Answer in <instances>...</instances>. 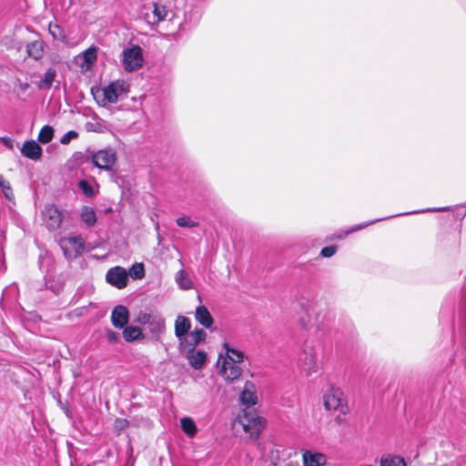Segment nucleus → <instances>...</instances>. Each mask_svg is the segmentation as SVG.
<instances>
[{
  "label": "nucleus",
  "instance_id": "5701e85b",
  "mask_svg": "<svg viewBox=\"0 0 466 466\" xmlns=\"http://www.w3.org/2000/svg\"><path fill=\"white\" fill-rule=\"evenodd\" d=\"M56 76V70L53 67L48 68L44 77L37 83V87L41 90L50 89Z\"/></svg>",
  "mask_w": 466,
  "mask_h": 466
},
{
  "label": "nucleus",
  "instance_id": "a878e982",
  "mask_svg": "<svg viewBox=\"0 0 466 466\" xmlns=\"http://www.w3.org/2000/svg\"><path fill=\"white\" fill-rule=\"evenodd\" d=\"M153 6V21L148 20V23L157 24L160 21L165 20L168 14L166 6L157 3H154Z\"/></svg>",
  "mask_w": 466,
  "mask_h": 466
},
{
  "label": "nucleus",
  "instance_id": "9d476101",
  "mask_svg": "<svg viewBox=\"0 0 466 466\" xmlns=\"http://www.w3.org/2000/svg\"><path fill=\"white\" fill-rule=\"evenodd\" d=\"M35 39L28 41L25 46V51L28 57L38 61L44 56L46 43L40 38L37 33H35Z\"/></svg>",
  "mask_w": 466,
  "mask_h": 466
},
{
  "label": "nucleus",
  "instance_id": "0eeeda50",
  "mask_svg": "<svg viewBox=\"0 0 466 466\" xmlns=\"http://www.w3.org/2000/svg\"><path fill=\"white\" fill-rule=\"evenodd\" d=\"M43 221L49 230H56L63 221V214L56 206L48 205L43 211Z\"/></svg>",
  "mask_w": 466,
  "mask_h": 466
},
{
  "label": "nucleus",
  "instance_id": "f8f14e48",
  "mask_svg": "<svg viewBox=\"0 0 466 466\" xmlns=\"http://www.w3.org/2000/svg\"><path fill=\"white\" fill-rule=\"evenodd\" d=\"M129 319V311L127 307L118 305L115 307L111 314V321L117 329L124 328Z\"/></svg>",
  "mask_w": 466,
  "mask_h": 466
},
{
  "label": "nucleus",
  "instance_id": "f257e3e1",
  "mask_svg": "<svg viewBox=\"0 0 466 466\" xmlns=\"http://www.w3.org/2000/svg\"><path fill=\"white\" fill-rule=\"evenodd\" d=\"M73 157L80 165L91 163L97 168L111 170L116 161V153L111 147L96 152L87 149L85 153L76 152Z\"/></svg>",
  "mask_w": 466,
  "mask_h": 466
},
{
  "label": "nucleus",
  "instance_id": "4c0bfd02",
  "mask_svg": "<svg viewBox=\"0 0 466 466\" xmlns=\"http://www.w3.org/2000/svg\"><path fill=\"white\" fill-rule=\"evenodd\" d=\"M155 316L156 315H151L148 313H142L138 317V321L143 325L148 326Z\"/></svg>",
  "mask_w": 466,
  "mask_h": 466
},
{
  "label": "nucleus",
  "instance_id": "cd10ccee",
  "mask_svg": "<svg viewBox=\"0 0 466 466\" xmlns=\"http://www.w3.org/2000/svg\"><path fill=\"white\" fill-rule=\"evenodd\" d=\"M380 466H406L403 458L396 455H383L380 458Z\"/></svg>",
  "mask_w": 466,
  "mask_h": 466
},
{
  "label": "nucleus",
  "instance_id": "393cba45",
  "mask_svg": "<svg viewBox=\"0 0 466 466\" xmlns=\"http://www.w3.org/2000/svg\"><path fill=\"white\" fill-rule=\"evenodd\" d=\"M123 337L127 342H131L143 338L140 328L136 326H127L123 330Z\"/></svg>",
  "mask_w": 466,
  "mask_h": 466
},
{
  "label": "nucleus",
  "instance_id": "ddd939ff",
  "mask_svg": "<svg viewBox=\"0 0 466 466\" xmlns=\"http://www.w3.org/2000/svg\"><path fill=\"white\" fill-rule=\"evenodd\" d=\"M299 366L307 375L315 372L317 370V355L315 352H308L304 350L302 356L299 358Z\"/></svg>",
  "mask_w": 466,
  "mask_h": 466
},
{
  "label": "nucleus",
  "instance_id": "4468645a",
  "mask_svg": "<svg viewBox=\"0 0 466 466\" xmlns=\"http://www.w3.org/2000/svg\"><path fill=\"white\" fill-rule=\"evenodd\" d=\"M206 337L207 333L204 329H196L195 330L188 333L185 339V343L181 345V347L184 350H193L197 345L205 340Z\"/></svg>",
  "mask_w": 466,
  "mask_h": 466
},
{
  "label": "nucleus",
  "instance_id": "c9c22d12",
  "mask_svg": "<svg viewBox=\"0 0 466 466\" xmlns=\"http://www.w3.org/2000/svg\"><path fill=\"white\" fill-rule=\"evenodd\" d=\"M78 133L75 130H70L66 132L60 139V143L63 145H67L70 143L72 139H76L78 137Z\"/></svg>",
  "mask_w": 466,
  "mask_h": 466
},
{
  "label": "nucleus",
  "instance_id": "7c9ffc66",
  "mask_svg": "<svg viewBox=\"0 0 466 466\" xmlns=\"http://www.w3.org/2000/svg\"><path fill=\"white\" fill-rule=\"evenodd\" d=\"M133 279H142L145 277V267L143 263H135L127 271V276Z\"/></svg>",
  "mask_w": 466,
  "mask_h": 466
},
{
  "label": "nucleus",
  "instance_id": "a211bd4d",
  "mask_svg": "<svg viewBox=\"0 0 466 466\" xmlns=\"http://www.w3.org/2000/svg\"><path fill=\"white\" fill-rule=\"evenodd\" d=\"M79 57L83 59V62L80 64L81 67L90 69L97 60V47L95 46H90Z\"/></svg>",
  "mask_w": 466,
  "mask_h": 466
},
{
  "label": "nucleus",
  "instance_id": "37998d69",
  "mask_svg": "<svg viewBox=\"0 0 466 466\" xmlns=\"http://www.w3.org/2000/svg\"><path fill=\"white\" fill-rule=\"evenodd\" d=\"M393 217H394V216H390V217H387V218H393ZM383 219H386V218H378V219H376V220L370 221V222L366 223V224H364V225L357 226V227H356V228H355L354 230L361 229V228H365V227H367V226H369V225H371V224H373V223H375V222H377V221H380V220H383Z\"/></svg>",
  "mask_w": 466,
  "mask_h": 466
},
{
  "label": "nucleus",
  "instance_id": "412c9836",
  "mask_svg": "<svg viewBox=\"0 0 466 466\" xmlns=\"http://www.w3.org/2000/svg\"><path fill=\"white\" fill-rule=\"evenodd\" d=\"M81 220L86 224V227H94L96 223V214L95 209L88 206H84L80 212Z\"/></svg>",
  "mask_w": 466,
  "mask_h": 466
},
{
  "label": "nucleus",
  "instance_id": "9b49d317",
  "mask_svg": "<svg viewBox=\"0 0 466 466\" xmlns=\"http://www.w3.org/2000/svg\"><path fill=\"white\" fill-rule=\"evenodd\" d=\"M191 323L188 318L178 316L175 321V335L179 339L180 346L185 343V339L189 333Z\"/></svg>",
  "mask_w": 466,
  "mask_h": 466
},
{
  "label": "nucleus",
  "instance_id": "4be33fe9",
  "mask_svg": "<svg viewBox=\"0 0 466 466\" xmlns=\"http://www.w3.org/2000/svg\"><path fill=\"white\" fill-rule=\"evenodd\" d=\"M187 357L189 364L196 370L201 369L207 360V354L203 350L193 351Z\"/></svg>",
  "mask_w": 466,
  "mask_h": 466
},
{
  "label": "nucleus",
  "instance_id": "39448f33",
  "mask_svg": "<svg viewBox=\"0 0 466 466\" xmlns=\"http://www.w3.org/2000/svg\"><path fill=\"white\" fill-rule=\"evenodd\" d=\"M239 421L244 431L254 439L258 438L265 426V420L255 411L245 412Z\"/></svg>",
  "mask_w": 466,
  "mask_h": 466
},
{
  "label": "nucleus",
  "instance_id": "72a5a7b5",
  "mask_svg": "<svg viewBox=\"0 0 466 466\" xmlns=\"http://www.w3.org/2000/svg\"><path fill=\"white\" fill-rule=\"evenodd\" d=\"M0 187L5 195V197L11 200L13 198V190L11 188L10 183L6 181L2 176H0Z\"/></svg>",
  "mask_w": 466,
  "mask_h": 466
},
{
  "label": "nucleus",
  "instance_id": "7ed1b4c3",
  "mask_svg": "<svg viewBox=\"0 0 466 466\" xmlns=\"http://www.w3.org/2000/svg\"><path fill=\"white\" fill-rule=\"evenodd\" d=\"M58 244L65 258L71 261L84 253L86 241L81 236H69L61 238Z\"/></svg>",
  "mask_w": 466,
  "mask_h": 466
},
{
  "label": "nucleus",
  "instance_id": "ea45409f",
  "mask_svg": "<svg viewBox=\"0 0 466 466\" xmlns=\"http://www.w3.org/2000/svg\"><path fill=\"white\" fill-rule=\"evenodd\" d=\"M128 425V421L125 419H117L115 427L118 431L125 430Z\"/></svg>",
  "mask_w": 466,
  "mask_h": 466
},
{
  "label": "nucleus",
  "instance_id": "c03bdc74",
  "mask_svg": "<svg viewBox=\"0 0 466 466\" xmlns=\"http://www.w3.org/2000/svg\"><path fill=\"white\" fill-rule=\"evenodd\" d=\"M28 87H29V84L28 83H20L19 84V88L22 91H25Z\"/></svg>",
  "mask_w": 466,
  "mask_h": 466
},
{
  "label": "nucleus",
  "instance_id": "e433bc0d",
  "mask_svg": "<svg viewBox=\"0 0 466 466\" xmlns=\"http://www.w3.org/2000/svg\"><path fill=\"white\" fill-rule=\"evenodd\" d=\"M336 249L335 246H328L321 249L320 254L322 257L330 258L336 253Z\"/></svg>",
  "mask_w": 466,
  "mask_h": 466
},
{
  "label": "nucleus",
  "instance_id": "f3484780",
  "mask_svg": "<svg viewBox=\"0 0 466 466\" xmlns=\"http://www.w3.org/2000/svg\"><path fill=\"white\" fill-rule=\"evenodd\" d=\"M303 466H324L327 458L323 453L304 451L302 454Z\"/></svg>",
  "mask_w": 466,
  "mask_h": 466
},
{
  "label": "nucleus",
  "instance_id": "2eb2a0df",
  "mask_svg": "<svg viewBox=\"0 0 466 466\" xmlns=\"http://www.w3.org/2000/svg\"><path fill=\"white\" fill-rule=\"evenodd\" d=\"M240 401L243 405L250 407L257 402L256 386L251 381H246L244 389L239 396Z\"/></svg>",
  "mask_w": 466,
  "mask_h": 466
},
{
  "label": "nucleus",
  "instance_id": "6ab92c4d",
  "mask_svg": "<svg viewBox=\"0 0 466 466\" xmlns=\"http://www.w3.org/2000/svg\"><path fill=\"white\" fill-rule=\"evenodd\" d=\"M195 318L197 321L206 329H209L214 321L208 309L202 305L197 307Z\"/></svg>",
  "mask_w": 466,
  "mask_h": 466
},
{
  "label": "nucleus",
  "instance_id": "f03ea898",
  "mask_svg": "<svg viewBox=\"0 0 466 466\" xmlns=\"http://www.w3.org/2000/svg\"><path fill=\"white\" fill-rule=\"evenodd\" d=\"M128 91L129 86L121 79L111 82L106 87H92L91 89L95 100L102 106L116 103L119 97Z\"/></svg>",
  "mask_w": 466,
  "mask_h": 466
},
{
  "label": "nucleus",
  "instance_id": "473e14b6",
  "mask_svg": "<svg viewBox=\"0 0 466 466\" xmlns=\"http://www.w3.org/2000/svg\"><path fill=\"white\" fill-rule=\"evenodd\" d=\"M177 225L180 228H195L198 227V223L193 221L189 217L187 216H182L176 220Z\"/></svg>",
  "mask_w": 466,
  "mask_h": 466
},
{
  "label": "nucleus",
  "instance_id": "423d86ee",
  "mask_svg": "<svg viewBox=\"0 0 466 466\" xmlns=\"http://www.w3.org/2000/svg\"><path fill=\"white\" fill-rule=\"evenodd\" d=\"M324 406L328 410H339L346 414L348 406L339 389H331L324 395Z\"/></svg>",
  "mask_w": 466,
  "mask_h": 466
},
{
  "label": "nucleus",
  "instance_id": "c756f323",
  "mask_svg": "<svg viewBox=\"0 0 466 466\" xmlns=\"http://www.w3.org/2000/svg\"><path fill=\"white\" fill-rule=\"evenodd\" d=\"M54 137V129L51 126H44L37 137V139L42 144L49 143Z\"/></svg>",
  "mask_w": 466,
  "mask_h": 466
},
{
  "label": "nucleus",
  "instance_id": "a19ab883",
  "mask_svg": "<svg viewBox=\"0 0 466 466\" xmlns=\"http://www.w3.org/2000/svg\"><path fill=\"white\" fill-rule=\"evenodd\" d=\"M1 142L3 143L4 146H5L8 149H13L14 148V144H15V141L13 138L9 137H4L1 138Z\"/></svg>",
  "mask_w": 466,
  "mask_h": 466
},
{
  "label": "nucleus",
  "instance_id": "aec40b11",
  "mask_svg": "<svg viewBox=\"0 0 466 466\" xmlns=\"http://www.w3.org/2000/svg\"><path fill=\"white\" fill-rule=\"evenodd\" d=\"M151 334L157 338L160 337L166 329L165 319L156 315L147 326Z\"/></svg>",
  "mask_w": 466,
  "mask_h": 466
},
{
  "label": "nucleus",
  "instance_id": "58836bf2",
  "mask_svg": "<svg viewBox=\"0 0 466 466\" xmlns=\"http://www.w3.org/2000/svg\"><path fill=\"white\" fill-rule=\"evenodd\" d=\"M450 208L448 207H444V208H428V209H424V210H421V211H412V212H408V213H403L402 215H409V214H415V213H422V212H428V211H431V212H441V211H447L449 210Z\"/></svg>",
  "mask_w": 466,
  "mask_h": 466
},
{
  "label": "nucleus",
  "instance_id": "a18cd8bd",
  "mask_svg": "<svg viewBox=\"0 0 466 466\" xmlns=\"http://www.w3.org/2000/svg\"><path fill=\"white\" fill-rule=\"evenodd\" d=\"M16 48H17V50H20L22 48L21 44Z\"/></svg>",
  "mask_w": 466,
  "mask_h": 466
},
{
  "label": "nucleus",
  "instance_id": "b1692460",
  "mask_svg": "<svg viewBox=\"0 0 466 466\" xmlns=\"http://www.w3.org/2000/svg\"><path fill=\"white\" fill-rule=\"evenodd\" d=\"M223 348L226 350L227 360L238 363L243 362L245 355L241 350L230 347L229 344L227 342L223 343Z\"/></svg>",
  "mask_w": 466,
  "mask_h": 466
},
{
  "label": "nucleus",
  "instance_id": "6e6552de",
  "mask_svg": "<svg viewBox=\"0 0 466 466\" xmlns=\"http://www.w3.org/2000/svg\"><path fill=\"white\" fill-rule=\"evenodd\" d=\"M106 280L117 289H123L127 285V271L120 266L111 268L106 272Z\"/></svg>",
  "mask_w": 466,
  "mask_h": 466
},
{
  "label": "nucleus",
  "instance_id": "bb28decb",
  "mask_svg": "<svg viewBox=\"0 0 466 466\" xmlns=\"http://www.w3.org/2000/svg\"><path fill=\"white\" fill-rule=\"evenodd\" d=\"M180 426L182 431L188 436L194 437L197 434L198 429L194 420L189 417H184L180 420Z\"/></svg>",
  "mask_w": 466,
  "mask_h": 466
},
{
  "label": "nucleus",
  "instance_id": "79ce46f5",
  "mask_svg": "<svg viewBox=\"0 0 466 466\" xmlns=\"http://www.w3.org/2000/svg\"><path fill=\"white\" fill-rule=\"evenodd\" d=\"M107 339L110 342L116 343L119 340V336L116 332L110 330L107 332Z\"/></svg>",
  "mask_w": 466,
  "mask_h": 466
},
{
  "label": "nucleus",
  "instance_id": "20e7f679",
  "mask_svg": "<svg viewBox=\"0 0 466 466\" xmlns=\"http://www.w3.org/2000/svg\"><path fill=\"white\" fill-rule=\"evenodd\" d=\"M122 56V63L126 71H137L143 66V51L139 46H132L125 48Z\"/></svg>",
  "mask_w": 466,
  "mask_h": 466
},
{
  "label": "nucleus",
  "instance_id": "dca6fc26",
  "mask_svg": "<svg viewBox=\"0 0 466 466\" xmlns=\"http://www.w3.org/2000/svg\"><path fill=\"white\" fill-rule=\"evenodd\" d=\"M21 153L29 159L38 160L42 157V148L35 140H27L24 143Z\"/></svg>",
  "mask_w": 466,
  "mask_h": 466
},
{
  "label": "nucleus",
  "instance_id": "1a4fd4ad",
  "mask_svg": "<svg viewBox=\"0 0 466 466\" xmlns=\"http://www.w3.org/2000/svg\"><path fill=\"white\" fill-rule=\"evenodd\" d=\"M219 374L228 381L238 380L242 374V369L238 365V362L230 361L224 359L220 368Z\"/></svg>",
  "mask_w": 466,
  "mask_h": 466
},
{
  "label": "nucleus",
  "instance_id": "f704fd0d",
  "mask_svg": "<svg viewBox=\"0 0 466 466\" xmlns=\"http://www.w3.org/2000/svg\"><path fill=\"white\" fill-rule=\"evenodd\" d=\"M79 187L87 197L94 196V189L92 186L86 180H80L78 183Z\"/></svg>",
  "mask_w": 466,
  "mask_h": 466
},
{
  "label": "nucleus",
  "instance_id": "c85d7f7f",
  "mask_svg": "<svg viewBox=\"0 0 466 466\" xmlns=\"http://www.w3.org/2000/svg\"><path fill=\"white\" fill-rule=\"evenodd\" d=\"M176 281L180 289L187 290L192 288V282L187 277L185 270L180 269L176 276Z\"/></svg>",
  "mask_w": 466,
  "mask_h": 466
},
{
  "label": "nucleus",
  "instance_id": "2f4dec72",
  "mask_svg": "<svg viewBox=\"0 0 466 466\" xmlns=\"http://www.w3.org/2000/svg\"><path fill=\"white\" fill-rule=\"evenodd\" d=\"M49 33L53 36L54 39L65 41L66 35L63 32V29L58 25H49L48 27Z\"/></svg>",
  "mask_w": 466,
  "mask_h": 466
}]
</instances>
